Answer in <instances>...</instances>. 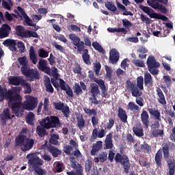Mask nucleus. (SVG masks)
<instances>
[{
  "label": "nucleus",
  "mask_w": 175,
  "mask_h": 175,
  "mask_svg": "<svg viewBox=\"0 0 175 175\" xmlns=\"http://www.w3.org/2000/svg\"><path fill=\"white\" fill-rule=\"evenodd\" d=\"M4 98L8 99V105L13 114L18 116V112L21 109V96L19 93H17L16 90H8L4 92V90L0 85V102H2Z\"/></svg>",
  "instance_id": "1"
},
{
  "label": "nucleus",
  "mask_w": 175,
  "mask_h": 175,
  "mask_svg": "<svg viewBox=\"0 0 175 175\" xmlns=\"http://www.w3.org/2000/svg\"><path fill=\"white\" fill-rule=\"evenodd\" d=\"M144 77H142L141 75L137 78V85L135 83V82H132V81H126V89L128 91L131 92L133 97H140L142 96V92H140V90H144Z\"/></svg>",
  "instance_id": "2"
},
{
  "label": "nucleus",
  "mask_w": 175,
  "mask_h": 175,
  "mask_svg": "<svg viewBox=\"0 0 175 175\" xmlns=\"http://www.w3.org/2000/svg\"><path fill=\"white\" fill-rule=\"evenodd\" d=\"M26 159L28 160L27 163L32 167L34 172L38 175H45L46 172L45 170L42 169L41 167L43 164L42 160L39 158L34 152H31L26 156Z\"/></svg>",
  "instance_id": "3"
},
{
  "label": "nucleus",
  "mask_w": 175,
  "mask_h": 175,
  "mask_svg": "<svg viewBox=\"0 0 175 175\" xmlns=\"http://www.w3.org/2000/svg\"><path fill=\"white\" fill-rule=\"evenodd\" d=\"M21 100H20L21 110L18 112V115L15 114L16 117H21L23 116V113L24 112V109L27 111H33L34 110L38 104V100L36 97H33V96H27L26 100L24 103H21Z\"/></svg>",
  "instance_id": "4"
},
{
  "label": "nucleus",
  "mask_w": 175,
  "mask_h": 175,
  "mask_svg": "<svg viewBox=\"0 0 175 175\" xmlns=\"http://www.w3.org/2000/svg\"><path fill=\"white\" fill-rule=\"evenodd\" d=\"M35 141L33 139L28 137L27 136H19L15 141L14 147H20L21 151L26 152L33 148Z\"/></svg>",
  "instance_id": "5"
},
{
  "label": "nucleus",
  "mask_w": 175,
  "mask_h": 175,
  "mask_svg": "<svg viewBox=\"0 0 175 175\" xmlns=\"http://www.w3.org/2000/svg\"><path fill=\"white\" fill-rule=\"evenodd\" d=\"M162 151L164 159H167L166 162L168 167L169 175H174L175 159L174 158V157H170V144L168 143H165L162 145Z\"/></svg>",
  "instance_id": "6"
},
{
  "label": "nucleus",
  "mask_w": 175,
  "mask_h": 175,
  "mask_svg": "<svg viewBox=\"0 0 175 175\" xmlns=\"http://www.w3.org/2000/svg\"><path fill=\"white\" fill-rule=\"evenodd\" d=\"M40 124L46 129L59 128L62 125L59 121V119L56 116H46V118L42 119V120L40 122Z\"/></svg>",
  "instance_id": "7"
},
{
  "label": "nucleus",
  "mask_w": 175,
  "mask_h": 175,
  "mask_svg": "<svg viewBox=\"0 0 175 175\" xmlns=\"http://www.w3.org/2000/svg\"><path fill=\"white\" fill-rule=\"evenodd\" d=\"M115 161L116 163H120L124 169V172L126 174L129 173L131 167L130 159L127 155H122L120 152L116 153L115 156Z\"/></svg>",
  "instance_id": "8"
},
{
  "label": "nucleus",
  "mask_w": 175,
  "mask_h": 175,
  "mask_svg": "<svg viewBox=\"0 0 175 175\" xmlns=\"http://www.w3.org/2000/svg\"><path fill=\"white\" fill-rule=\"evenodd\" d=\"M148 71L153 75H158L159 73V70L158 68L160 67V63L157 62L154 56H148L146 62Z\"/></svg>",
  "instance_id": "9"
},
{
  "label": "nucleus",
  "mask_w": 175,
  "mask_h": 175,
  "mask_svg": "<svg viewBox=\"0 0 175 175\" xmlns=\"http://www.w3.org/2000/svg\"><path fill=\"white\" fill-rule=\"evenodd\" d=\"M139 8L143 12L146 13L150 18L159 19V20H161L163 21H167L168 20V18L167 16L154 12V11L152 9H151L150 8L141 5V6H139Z\"/></svg>",
  "instance_id": "10"
},
{
  "label": "nucleus",
  "mask_w": 175,
  "mask_h": 175,
  "mask_svg": "<svg viewBox=\"0 0 175 175\" xmlns=\"http://www.w3.org/2000/svg\"><path fill=\"white\" fill-rule=\"evenodd\" d=\"M22 74L28 77L29 81H35L40 79V74L37 68H27Z\"/></svg>",
  "instance_id": "11"
},
{
  "label": "nucleus",
  "mask_w": 175,
  "mask_h": 175,
  "mask_svg": "<svg viewBox=\"0 0 175 175\" xmlns=\"http://www.w3.org/2000/svg\"><path fill=\"white\" fill-rule=\"evenodd\" d=\"M69 38L72 41L73 44L77 47V51L78 52L81 53L85 50L84 42L81 41L80 38L77 37L75 34H70Z\"/></svg>",
  "instance_id": "12"
},
{
  "label": "nucleus",
  "mask_w": 175,
  "mask_h": 175,
  "mask_svg": "<svg viewBox=\"0 0 175 175\" xmlns=\"http://www.w3.org/2000/svg\"><path fill=\"white\" fill-rule=\"evenodd\" d=\"M83 111L88 116H94L92 117V124L94 127L96 126L99 123V119L96 118V116L98 115L96 109L94 108L90 109L87 107H83Z\"/></svg>",
  "instance_id": "13"
},
{
  "label": "nucleus",
  "mask_w": 175,
  "mask_h": 175,
  "mask_svg": "<svg viewBox=\"0 0 175 175\" xmlns=\"http://www.w3.org/2000/svg\"><path fill=\"white\" fill-rule=\"evenodd\" d=\"M59 86L61 90L66 92V94L70 98H73V90H72L69 85H66V82L64 79L59 78Z\"/></svg>",
  "instance_id": "14"
},
{
  "label": "nucleus",
  "mask_w": 175,
  "mask_h": 175,
  "mask_svg": "<svg viewBox=\"0 0 175 175\" xmlns=\"http://www.w3.org/2000/svg\"><path fill=\"white\" fill-rule=\"evenodd\" d=\"M38 68L39 70L47 74L48 75H51V68L50 67H48L47 60H44V59H40Z\"/></svg>",
  "instance_id": "15"
},
{
  "label": "nucleus",
  "mask_w": 175,
  "mask_h": 175,
  "mask_svg": "<svg viewBox=\"0 0 175 175\" xmlns=\"http://www.w3.org/2000/svg\"><path fill=\"white\" fill-rule=\"evenodd\" d=\"M47 150L53 156V158H57L59 156L62 155V150H61L57 147L53 145L48 144Z\"/></svg>",
  "instance_id": "16"
},
{
  "label": "nucleus",
  "mask_w": 175,
  "mask_h": 175,
  "mask_svg": "<svg viewBox=\"0 0 175 175\" xmlns=\"http://www.w3.org/2000/svg\"><path fill=\"white\" fill-rule=\"evenodd\" d=\"M86 90L87 86L85 85V83L83 82V81H81L79 83L77 82L75 83L74 92L76 94L77 96L83 94V90L85 91Z\"/></svg>",
  "instance_id": "17"
},
{
  "label": "nucleus",
  "mask_w": 175,
  "mask_h": 175,
  "mask_svg": "<svg viewBox=\"0 0 175 175\" xmlns=\"http://www.w3.org/2000/svg\"><path fill=\"white\" fill-rule=\"evenodd\" d=\"M147 3L153 9L159 10L161 11V13H163L164 14H167V8L163 5L159 4V2H154L152 0L147 1Z\"/></svg>",
  "instance_id": "18"
},
{
  "label": "nucleus",
  "mask_w": 175,
  "mask_h": 175,
  "mask_svg": "<svg viewBox=\"0 0 175 175\" xmlns=\"http://www.w3.org/2000/svg\"><path fill=\"white\" fill-rule=\"evenodd\" d=\"M104 143V150H111L114 148V144H113V133H109L106 135Z\"/></svg>",
  "instance_id": "19"
},
{
  "label": "nucleus",
  "mask_w": 175,
  "mask_h": 175,
  "mask_svg": "<svg viewBox=\"0 0 175 175\" xmlns=\"http://www.w3.org/2000/svg\"><path fill=\"white\" fill-rule=\"evenodd\" d=\"M109 54V63H111L112 64H117L120 59V53L118 51L116 50V49H111Z\"/></svg>",
  "instance_id": "20"
},
{
  "label": "nucleus",
  "mask_w": 175,
  "mask_h": 175,
  "mask_svg": "<svg viewBox=\"0 0 175 175\" xmlns=\"http://www.w3.org/2000/svg\"><path fill=\"white\" fill-rule=\"evenodd\" d=\"M133 132L138 137L144 136V129L141 122H137L135 124V125L133 127Z\"/></svg>",
  "instance_id": "21"
},
{
  "label": "nucleus",
  "mask_w": 175,
  "mask_h": 175,
  "mask_svg": "<svg viewBox=\"0 0 175 175\" xmlns=\"http://www.w3.org/2000/svg\"><path fill=\"white\" fill-rule=\"evenodd\" d=\"M106 136V131L105 129H101L100 131H98L97 128H95L92 131V139H96V138H103Z\"/></svg>",
  "instance_id": "22"
},
{
  "label": "nucleus",
  "mask_w": 175,
  "mask_h": 175,
  "mask_svg": "<svg viewBox=\"0 0 175 175\" xmlns=\"http://www.w3.org/2000/svg\"><path fill=\"white\" fill-rule=\"evenodd\" d=\"M103 147V141H97L96 143L92 144V148L90 151V154L92 156L96 155V153L99 152V151Z\"/></svg>",
  "instance_id": "23"
},
{
  "label": "nucleus",
  "mask_w": 175,
  "mask_h": 175,
  "mask_svg": "<svg viewBox=\"0 0 175 175\" xmlns=\"http://www.w3.org/2000/svg\"><path fill=\"white\" fill-rule=\"evenodd\" d=\"M11 27L8 24H4L0 28V38L3 39L9 36Z\"/></svg>",
  "instance_id": "24"
},
{
  "label": "nucleus",
  "mask_w": 175,
  "mask_h": 175,
  "mask_svg": "<svg viewBox=\"0 0 175 175\" xmlns=\"http://www.w3.org/2000/svg\"><path fill=\"white\" fill-rule=\"evenodd\" d=\"M141 120L142 124L146 128L149 127L150 124V116L146 110H143L141 113Z\"/></svg>",
  "instance_id": "25"
},
{
  "label": "nucleus",
  "mask_w": 175,
  "mask_h": 175,
  "mask_svg": "<svg viewBox=\"0 0 175 175\" xmlns=\"http://www.w3.org/2000/svg\"><path fill=\"white\" fill-rule=\"evenodd\" d=\"M118 117L123 123L128 122V115L126 113V111L121 107L118 109Z\"/></svg>",
  "instance_id": "26"
},
{
  "label": "nucleus",
  "mask_w": 175,
  "mask_h": 175,
  "mask_svg": "<svg viewBox=\"0 0 175 175\" xmlns=\"http://www.w3.org/2000/svg\"><path fill=\"white\" fill-rule=\"evenodd\" d=\"M3 44L5 46L8 47V49L11 51H14L16 52L17 51V49L16 47V41L12 39H7L5 40L3 42Z\"/></svg>",
  "instance_id": "27"
},
{
  "label": "nucleus",
  "mask_w": 175,
  "mask_h": 175,
  "mask_svg": "<svg viewBox=\"0 0 175 175\" xmlns=\"http://www.w3.org/2000/svg\"><path fill=\"white\" fill-rule=\"evenodd\" d=\"M157 95L158 96L157 100L159 103L165 105L167 104L166 98L165 94L161 88H157Z\"/></svg>",
  "instance_id": "28"
},
{
  "label": "nucleus",
  "mask_w": 175,
  "mask_h": 175,
  "mask_svg": "<svg viewBox=\"0 0 175 175\" xmlns=\"http://www.w3.org/2000/svg\"><path fill=\"white\" fill-rule=\"evenodd\" d=\"M163 151L161 149L158 150L154 156V161L157 167H162Z\"/></svg>",
  "instance_id": "29"
},
{
  "label": "nucleus",
  "mask_w": 175,
  "mask_h": 175,
  "mask_svg": "<svg viewBox=\"0 0 175 175\" xmlns=\"http://www.w3.org/2000/svg\"><path fill=\"white\" fill-rule=\"evenodd\" d=\"M25 79H23L21 77H10L9 81L12 85H19L23 84Z\"/></svg>",
  "instance_id": "30"
},
{
  "label": "nucleus",
  "mask_w": 175,
  "mask_h": 175,
  "mask_svg": "<svg viewBox=\"0 0 175 175\" xmlns=\"http://www.w3.org/2000/svg\"><path fill=\"white\" fill-rule=\"evenodd\" d=\"M148 111H149V113L154 116L157 120L161 122V112L158 109H156V108H148Z\"/></svg>",
  "instance_id": "31"
},
{
  "label": "nucleus",
  "mask_w": 175,
  "mask_h": 175,
  "mask_svg": "<svg viewBox=\"0 0 175 175\" xmlns=\"http://www.w3.org/2000/svg\"><path fill=\"white\" fill-rule=\"evenodd\" d=\"M18 62H19L20 65L22 66V67H21L22 73L24 72L25 70L28 69V67H27L28 62L27 60L26 56H23L22 57H18Z\"/></svg>",
  "instance_id": "32"
},
{
  "label": "nucleus",
  "mask_w": 175,
  "mask_h": 175,
  "mask_svg": "<svg viewBox=\"0 0 175 175\" xmlns=\"http://www.w3.org/2000/svg\"><path fill=\"white\" fill-rule=\"evenodd\" d=\"M154 83L153 78L150 72L144 74V85L145 86H152Z\"/></svg>",
  "instance_id": "33"
},
{
  "label": "nucleus",
  "mask_w": 175,
  "mask_h": 175,
  "mask_svg": "<svg viewBox=\"0 0 175 175\" xmlns=\"http://www.w3.org/2000/svg\"><path fill=\"white\" fill-rule=\"evenodd\" d=\"M36 133L38 134L40 138H42L48 135L46 128L42 125H38L36 126Z\"/></svg>",
  "instance_id": "34"
},
{
  "label": "nucleus",
  "mask_w": 175,
  "mask_h": 175,
  "mask_svg": "<svg viewBox=\"0 0 175 175\" xmlns=\"http://www.w3.org/2000/svg\"><path fill=\"white\" fill-rule=\"evenodd\" d=\"M59 138V136L57 133H53L51 135V137L49 139V144L48 145H54V146H57L58 145V139Z\"/></svg>",
  "instance_id": "35"
},
{
  "label": "nucleus",
  "mask_w": 175,
  "mask_h": 175,
  "mask_svg": "<svg viewBox=\"0 0 175 175\" xmlns=\"http://www.w3.org/2000/svg\"><path fill=\"white\" fill-rule=\"evenodd\" d=\"M82 52L83 53L82 55L83 62L87 65H91V56L88 54V49H84Z\"/></svg>",
  "instance_id": "36"
},
{
  "label": "nucleus",
  "mask_w": 175,
  "mask_h": 175,
  "mask_svg": "<svg viewBox=\"0 0 175 175\" xmlns=\"http://www.w3.org/2000/svg\"><path fill=\"white\" fill-rule=\"evenodd\" d=\"M116 5L119 10L124 11V12H123L122 15L131 16L134 15L132 12L127 11L126 8L124 5H123L122 4H121L120 3H119L118 1L116 2Z\"/></svg>",
  "instance_id": "37"
},
{
  "label": "nucleus",
  "mask_w": 175,
  "mask_h": 175,
  "mask_svg": "<svg viewBox=\"0 0 175 175\" xmlns=\"http://www.w3.org/2000/svg\"><path fill=\"white\" fill-rule=\"evenodd\" d=\"M29 52L30 60L34 65H36L38 62V57L37 55H36L35 53L34 48L33 46H31Z\"/></svg>",
  "instance_id": "38"
},
{
  "label": "nucleus",
  "mask_w": 175,
  "mask_h": 175,
  "mask_svg": "<svg viewBox=\"0 0 175 175\" xmlns=\"http://www.w3.org/2000/svg\"><path fill=\"white\" fill-rule=\"evenodd\" d=\"M0 118L3 121L10 120V109L9 108L4 109L2 113L0 114Z\"/></svg>",
  "instance_id": "39"
},
{
  "label": "nucleus",
  "mask_w": 175,
  "mask_h": 175,
  "mask_svg": "<svg viewBox=\"0 0 175 175\" xmlns=\"http://www.w3.org/2000/svg\"><path fill=\"white\" fill-rule=\"evenodd\" d=\"M44 85H45L47 92H49L51 94H53L54 92L53 88L51 83H50L49 77H45Z\"/></svg>",
  "instance_id": "40"
},
{
  "label": "nucleus",
  "mask_w": 175,
  "mask_h": 175,
  "mask_svg": "<svg viewBox=\"0 0 175 175\" xmlns=\"http://www.w3.org/2000/svg\"><path fill=\"white\" fill-rule=\"evenodd\" d=\"M90 87V93L92 94V96L100 94V92L99 91V86L96 85V83H91Z\"/></svg>",
  "instance_id": "41"
},
{
  "label": "nucleus",
  "mask_w": 175,
  "mask_h": 175,
  "mask_svg": "<svg viewBox=\"0 0 175 175\" xmlns=\"http://www.w3.org/2000/svg\"><path fill=\"white\" fill-rule=\"evenodd\" d=\"M164 135V130L159 129H154L151 132V135L154 138H158L159 137H163Z\"/></svg>",
  "instance_id": "42"
},
{
  "label": "nucleus",
  "mask_w": 175,
  "mask_h": 175,
  "mask_svg": "<svg viewBox=\"0 0 175 175\" xmlns=\"http://www.w3.org/2000/svg\"><path fill=\"white\" fill-rule=\"evenodd\" d=\"M16 33L18 36H21L22 38H25V35L27 33V31H25V28L21 25H18L16 27Z\"/></svg>",
  "instance_id": "43"
},
{
  "label": "nucleus",
  "mask_w": 175,
  "mask_h": 175,
  "mask_svg": "<svg viewBox=\"0 0 175 175\" xmlns=\"http://www.w3.org/2000/svg\"><path fill=\"white\" fill-rule=\"evenodd\" d=\"M35 115L33 112L29 111L26 116V122L29 125L34 124Z\"/></svg>",
  "instance_id": "44"
},
{
  "label": "nucleus",
  "mask_w": 175,
  "mask_h": 175,
  "mask_svg": "<svg viewBox=\"0 0 175 175\" xmlns=\"http://www.w3.org/2000/svg\"><path fill=\"white\" fill-rule=\"evenodd\" d=\"M43 113L45 115H50L51 113V111L49 108V98H45L44 100Z\"/></svg>",
  "instance_id": "45"
},
{
  "label": "nucleus",
  "mask_w": 175,
  "mask_h": 175,
  "mask_svg": "<svg viewBox=\"0 0 175 175\" xmlns=\"http://www.w3.org/2000/svg\"><path fill=\"white\" fill-rule=\"evenodd\" d=\"M107 31L110 33L118 32V33H122L124 35H126L129 33L128 30H126L124 28H108Z\"/></svg>",
  "instance_id": "46"
},
{
  "label": "nucleus",
  "mask_w": 175,
  "mask_h": 175,
  "mask_svg": "<svg viewBox=\"0 0 175 175\" xmlns=\"http://www.w3.org/2000/svg\"><path fill=\"white\" fill-rule=\"evenodd\" d=\"M105 6L108 10L112 12H116L118 10L117 7H116V5L113 2L107 1L105 3Z\"/></svg>",
  "instance_id": "47"
},
{
  "label": "nucleus",
  "mask_w": 175,
  "mask_h": 175,
  "mask_svg": "<svg viewBox=\"0 0 175 175\" xmlns=\"http://www.w3.org/2000/svg\"><path fill=\"white\" fill-rule=\"evenodd\" d=\"M82 173H83V167L81 166V164H79V163H78V167L76 170V172L72 170L66 172L68 175H81Z\"/></svg>",
  "instance_id": "48"
},
{
  "label": "nucleus",
  "mask_w": 175,
  "mask_h": 175,
  "mask_svg": "<svg viewBox=\"0 0 175 175\" xmlns=\"http://www.w3.org/2000/svg\"><path fill=\"white\" fill-rule=\"evenodd\" d=\"M65 165H64V163L57 161L56 162V165L55 167L54 172L55 173H61L64 172V169H65Z\"/></svg>",
  "instance_id": "49"
},
{
  "label": "nucleus",
  "mask_w": 175,
  "mask_h": 175,
  "mask_svg": "<svg viewBox=\"0 0 175 175\" xmlns=\"http://www.w3.org/2000/svg\"><path fill=\"white\" fill-rule=\"evenodd\" d=\"M77 126L80 131H83L85 128V120L81 116L77 120Z\"/></svg>",
  "instance_id": "50"
},
{
  "label": "nucleus",
  "mask_w": 175,
  "mask_h": 175,
  "mask_svg": "<svg viewBox=\"0 0 175 175\" xmlns=\"http://www.w3.org/2000/svg\"><path fill=\"white\" fill-rule=\"evenodd\" d=\"M92 46L95 50L98 51L99 53L102 54H105L106 53V51L103 49V47L96 42L92 43Z\"/></svg>",
  "instance_id": "51"
},
{
  "label": "nucleus",
  "mask_w": 175,
  "mask_h": 175,
  "mask_svg": "<svg viewBox=\"0 0 175 175\" xmlns=\"http://www.w3.org/2000/svg\"><path fill=\"white\" fill-rule=\"evenodd\" d=\"M122 25L126 30H130L133 26V23L128 19H123L122 20Z\"/></svg>",
  "instance_id": "52"
},
{
  "label": "nucleus",
  "mask_w": 175,
  "mask_h": 175,
  "mask_svg": "<svg viewBox=\"0 0 175 175\" xmlns=\"http://www.w3.org/2000/svg\"><path fill=\"white\" fill-rule=\"evenodd\" d=\"M98 156L100 163H105L107 161V152L103 151L100 152Z\"/></svg>",
  "instance_id": "53"
},
{
  "label": "nucleus",
  "mask_w": 175,
  "mask_h": 175,
  "mask_svg": "<svg viewBox=\"0 0 175 175\" xmlns=\"http://www.w3.org/2000/svg\"><path fill=\"white\" fill-rule=\"evenodd\" d=\"M25 38H38V35L36 32L33 31L27 30L26 31V35H25Z\"/></svg>",
  "instance_id": "54"
},
{
  "label": "nucleus",
  "mask_w": 175,
  "mask_h": 175,
  "mask_svg": "<svg viewBox=\"0 0 175 175\" xmlns=\"http://www.w3.org/2000/svg\"><path fill=\"white\" fill-rule=\"evenodd\" d=\"M100 68H102V65L100 63H99V62H96V63H94V70L97 76H99Z\"/></svg>",
  "instance_id": "55"
},
{
  "label": "nucleus",
  "mask_w": 175,
  "mask_h": 175,
  "mask_svg": "<svg viewBox=\"0 0 175 175\" xmlns=\"http://www.w3.org/2000/svg\"><path fill=\"white\" fill-rule=\"evenodd\" d=\"M140 147L141 150H146V153H149L152 150V146L146 142H144V144H141Z\"/></svg>",
  "instance_id": "56"
},
{
  "label": "nucleus",
  "mask_w": 175,
  "mask_h": 175,
  "mask_svg": "<svg viewBox=\"0 0 175 175\" xmlns=\"http://www.w3.org/2000/svg\"><path fill=\"white\" fill-rule=\"evenodd\" d=\"M163 80L164 81L165 83L167 88H170L172 86V79L169 75H164L163 77Z\"/></svg>",
  "instance_id": "57"
},
{
  "label": "nucleus",
  "mask_w": 175,
  "mask_h": 175,
  "mask_svg": "<svg viewBox=\"0 0 175 175\" xmlns=\"http://www.w3.org/2000/svg\"><path fill=\"white\" fill-rule=\"evenodd\" d=\"M62 113L64 114V116L66 118H69V115L70 113V110L69 109V106L66 105L64 106L62 109Z\"/></svg>",
  "instance_id": "58"
},
{
  "label": "nucleus",
  "mask_w": 175,
  "mask_h": 175,
  "mask_svg": "<svg viewBox=\"0 0 175 175\" xmlns=\"http://www.w3.org/2000/svg\"><path fill=\"white\" fill-rule=\"evenodd\" d=\"M38 56L40 58H46L49 56V52H47V51H44L43 49H40L38 50Z\"/></svg>",
  "instance_id": "59"
},
{
  "label": "nucleus",
  "mask_w": 175,
  "mask_h": 175,
  "mask_svg": "<svg viewBox=\"0 0 175 175\" xmlns=\"http://www.w3.org/2000/svg\"><path fill=\"white\" fill-rule=\"evenodd\" d=\"M114 119L110 118L109 119V122L107 123V126H105V130H111V129L114 126Z\"/></svg>",
  "instance_id": "60"
},
{
  "label": "nucleus",
  "mask_w": 175,
  "mask_h": 175,
  "mask_svg": "<svg viewBox=\"0 0 175 175\" xmlns=\"http://www.w3.org/2000/svg\"><path fill=\"white\" fill-rule=\"evenodd\" d=\"M75 74L81 75V66L79 63H76L75 67L72 68Z\"/></svg>",
  "instance_id": "61"
},
{
  "label": "nucleus",
  "mask_w": 175,
  "mask_h": 175,
  "mask_svg": "<svg viewBox=\"0 0 175 175\" xmlns=\"http://www.w3.org/2000/svg\"><path fill=\"white\" fill-rule=\"evenodd\" d=\"M2 5L5 9H6L8 10H11V6L12 5V1L8 0V2L5 1H3Z\"/></svg>",
  "instance_id": "62"
},
{
  "label": "nucleus",
  "mask_w": 175,
  "mask_h": 175,
  "mask_svg": "<svg viewBox=\"0 0 175 175\" xmlns=\"http://www.w3.org/2000/svg\"><path fill=\"white\" fill-rule=\"evenodd\" d=\"M53 105L55 109L58 111H61L65 107V104H64V103H61V101L59 103H53Z\"/></svg>",
  "instance_id": "63"
},
{
  "label": "nucleus",
  "mask_w": 175,
  "mask_h": 175,
  "mask_svg": "<svg viewBox=\"0 0 175 175\" xmlns=\"http://www.w3.org/2000/svg\"><path fill=\"white\" fill-rule=\"evenodd\" d=\"M21 86L26 88V93L30 94L31 92V86L29 83H27L25 79L23 81V83H22Z\"/></svg>",
  "instance_id": "64"
}]
</instances>
